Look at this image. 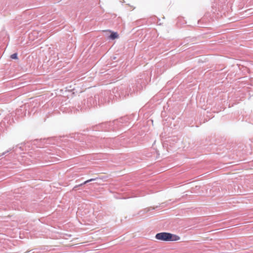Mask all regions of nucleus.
Masks as SVG:
<instances>
[{
  "label": "nucleus",
  "mask_w": 253,
  "mask_h": 253,
  "mask_svg": "<svg viewBox=\"0 0 253 253\" xmlns=\"http://www.w3.org/2000/svg\"><path fill=\"white\" fill-rule=\"evenodd\" d=\"M156 238L163 241H176L180 239V237L176 235L167 232H161L157 234Z\"/></svg>",
  "instance_id": "1"
},
{
  "label": "nucleus",
  "mask_w": 253,
  "mask_h": 253,
  "mask_svg": "<svg viewBox=\"0 0 253 253\" xmlns=\"http://www.w3.org/2000/svg\"><path fill=\"white\" fill-rule=\"evenodd\" d=\"M108 31L111 33L110 36H109V38L110 39L115 40L119 38V35L117 32H114L110 30H109Z\"/></svg>",
  "instance_id": "2"
},
{
  "label": "nucleus",
  "mask_w": 253,
  "mask_h": 253,
  "mask_svg": "<svg viewBox=\"0 0 253 253\" xmlns=\"http://www.w3.org/2000/svg\"><path fill=\"white\" fill-rule=\"evenodd\" d=\"M10 57L12 59H18L17 54V53L12 54V55H11Z\"/></svg>",
  "instance_id": "3"
},
{
  "label": "nucleus",
  "mask_w": 253,
  "mask_h": 253,
  "mask_svg": "<svg viewBox=\"0 0 253 253\" xmlns=\"http://www.w3.org/2000/svg\"><path fill=\"white\" fill-rule=\"evenodd\" d=\"M95 180V179H93V178L88 179V180H86V181H84L83 183L81 184H80V185H83V184H86V183H88V182H90V181H93V180Z\"/></svg>",
  "instance_id": "4"
}]
</instances>
